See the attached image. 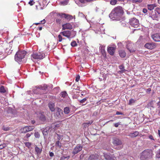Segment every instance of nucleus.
Listing matches in <instances>:
<instances>
[{
    "mask_svg": "<svg viewBox=\"0 0 160 160\" xmlns=\"http://www.w3.org/2000/svg\"><path fill=\"white\" fill-rule=\"evenodd\" d=\"M124 13L122 8L120 6L115 8L109 15V17L112 20H119Z\"/></svg>",
    "mask_w": 160,
    "mask_h": 160,
    "instance_id": "nucleus-1",
    "label": "nucleus"
},
{
    "mask_svg": "<svg viewBox=\"0 0 160 160\" xmlns=\"http://www.w3.org/2000/svg\"><path fill=\"white\" fill-rule=\"evenodd\" d=\"M152 152L150 149H146L143 151L140 154V159L141 160H149L152 157Z\"/></svg>",
    "mask_w": 160,
    "mask_h": 160,
    "instance_id": "nucleus-2",
    "label": "nucleus"
},
{
    "mask_svg": "<svg viewBox=\"0 0 160 160\" xmlns=\"http://www.w3.org/2000/svg\"><path fill=\"white\" fill-rule=\"evenodd\" d=\"M26 52L24 50L19 51L17 52L15 55V60L18 62H21L26 54Z\"/></svg>",
    "mask_w": 160,
    "mask_h": 160,
    "instance_id": "nucleus-3",
    "label": "nucleus"
},
{
    "mask_svg": "<svg viewBox=\"0 0 160 160\" xmlns=\"http://www.w3.org/2000/svg\"><path fill=\"white\" fill-rule=\"evenodd\" d=\"M112 143L116 147L115 148L117 150H120L123 147L122 141L118 138L113 139Z\"/></svg>",
    "mask_w": 160,
    "mask_h": 160,
    "instance_id": "nucleus-4",
    "label": "nucleus"
},
{
    "mask_svg": "<svg viewBox=\"0 0 160 160\" xmlns=\"http://www.w3.org/2000/svg\"><path fill=\"white\" fill-rule=\"evenodd\" d=\"M60 34H62L63 36L67 37L68 38H71L74 37L75 35V33L73 31L66 30L61 32Z\"/></svg>",
    "mask_w": 160,
    "mask_h": 160,
    "instance_id": "nucleus-5",
    "label": "nucleus"
},
{
    "mask_svg": "<svg viewBox=\"0 0 160 160\" xmlns=\"http://www.w3.org/2000/svg\"><path fill=\"white\" fill-rule=\"evenodd\" d=\"M130 24L134 28H137L139 25V21L135 18H133L129 20Z\"/></svg>",
    "mask_w": 160,
    "mask_h": 160,
    "instance_id": "nucleus-6",
    "label": "nucleus"
},
{
    "mask_svg": "<svg viewBox=\"0 0 160 160\" xmlns=\"http://www.w3.org/2000/svg\"><path fill=\"white\" fill-rule=\"evenodd\" d=\"M45 54L40 52H36L32 55V57L35 59H42L45 57Z\"/></svg>",
    "mask_w": 160,
    "mask_h": 160,
    "instance_id": "nucleus-7",
    "label": "nucleus"
},
{
    "mask_svg": "<svg viewBox=\"0 0 160 160\" xmlns=\"http://www.w3.org/2000/svg\"><path fill=\"white\" fill-rule=\"evenodd\" d=\"M34 128V126H26L22 128L20 130L22 133H26L27 132L32 131Z\"/></svg>",
    "mask_w": 160,
    "mask_h": 160,
    "instance_id": "nucleus-8",
    "label": "nucleus"
},
{
    "mask_svg": "<svg viewBox=\"0 0 160 160\" xmlns=\"http://www.w3.org/2000/svg\"><path fill=\"white\" fill-rule=\"evenodd\" d=\"M51 86H48L46 84H44L43 86H40L38 87V88L44 91L43 93H47L48 92V89H52V85H51Z\"/></svg>",
    "mask_w": 160,
    "mask_h": 160,
    "instance_id": "nucleus-9",
    "label": "nucleus"
},
{
    "mask_svg": "<svg viewBox=\"0 0 160 160\" xmlns=\"http://www.w3.org/2000/svg\"><path fill=\"white\" fill-rule=\"evenodd\" d=\"M82 148V146L80 144H78L73 149L72 154L75 155L77 154L79 152L81 151Z\"/></svg>",
    "mask_w": 160,
    "mask_h": 160,
    "instance_id": "nucleus-10",
    "label": "nucleus"
},
{
    "mask_svg": "<svg viewBox=\"0 0 160 160\" xmlns=\"http://www.w3.org/2000/svg\"><path fill=\"white\" fill-rule=\"evenodd\" d=\"M58 15L61 18H64L68 21H69L73 19L72 16L65 13H59Z\"/></svg>",
    "mask_w": 160,
    "mask_h": 160,
    "instance_id": "nucleus-11",
    "label": "nucleus"
},
{
    "mask_svg": "<svg viewBox=\"0 0 160 160\" xmlns=\"http://www.w3.org/2000/svg\"><path fill=\"white\" fill-rule=\"evenodd\" d=\"M144 47L148 49H152L156 47V44L153 42H148L146 43Z\"/></svg>",
    "mask_w": 160,
    "mask_h": 160,
    "instance_id": "nucleus-12",
    "label": "nucleus"
},
{
    "mask_svg": "<svg viewBox=\"0 0 160 160\" xmlns=\"http://www.w3.org/2000/svg\"><path fill=\"white\" fill-rule=\"evenodd\" d=\"M38 115V117L40 121L43 122H45L46 120V119L43 112H39Z\"/></svg>",
    "mask_w": 160,
    "mask_h": 160,
    "instance_id": "nucleus-13",
    "label": "nucleus"
},
{
    "mask_svg": "<svg viewBox=\"0 0 160 160\" xmlns=\"http://www.w3.org/2000/svg\"><path fill=\"white\" fill-rule=\"evenodd\" d=\"M116 47H108L107 49V51L108 53L112 56H113L114 54Z\"/></svg>",
    "mask_w": 160,
    "mask_h": 160,
    "instance_id": "nucleus-14",
    "label": "nucleus"
},
{
    "mask_svg": "<svg viewBox=\"0 0 160 160\" xmlns=\"http://www.w3.org/2000/svg\"><path fill=\"white\" fill-rule=\"evenodd\" d=\"M56 115L58 118H61L63 115L62 110L60 108H57L56 112Z\"/></svg>",
    "mask_w": 160,
    "mask_h": 160,
    "instance_id": "nucleus-15",
    "label": "nucleus"
},
{
    "mask_svg": "<svg viewBox=\"0 0 160 160\" xmlns=\"http://www.w3.org/2000/svg\"><path fill=\"white\" fill-rule=\"evenodd\" d=\"M62 29L64 30L66 29H72V25L69 23H66L62 25Z\"/></svg>",
    "mask_w": 160,
    "mask_h": 160,
    "instance_id": "nucleus-16",
    "label": "nucleus"
},
{
    "mask_svg": "<svg viewBox=\"0 0 160 160\" xmlns=\"http://www.w3.org/2000/svg\"><path fill=\"white\" fill-rule=\"evenodd\" d=\"M62 121H58L55 123H52L50 127L51 128H53L54 129H55L56 128H58L60 127V124Z\"/></svg>",
    "mask_w": 160,
    "mask_h": 160,
    "instance_id": "nucleus-17",
    "label": "nucleus"
},
{
    "mask_svg": "<svg viewBox=\"0 0 160 160\" xmlns=\"http://www.w3.org/2000/svg\"><path fill=\"white\" fill-rule=\"evenodd\" d=\"M42 148H39L37 146H36L35 148V151L36 152V154L38 156H39V155L42 152Z\"/></svg>",
    "mask_w": 160,
    "mask_h": 160,
    "instance_id": "nucleus-18",
    "label": "nucleus"
},
{
    "mask_svg": "<svg viewBox=\"0 0 160 160\" xmlns=\"http://www.w3.org/2000/svg\"><path fill=\"white\" fill-rule=\"evenodd\" d=\"M93 122V120H91L90 121H88L82 124V125L84 128H86L88 126L91 125Z\"/></svg>",
    "mask_w": 160,
    "mask_h": 160,
    "instance_id": "nucleus-19",
    "label": "nucleus"
},
{
    "mask_svg": "<svg viewBox=\"0 0 160 160\" xmlns=\"http://www.w3.org/2000/svg\"><path fill=\"white\" fill-rule=\"evenodd\" d=\"M118 52L119 56L121 58H123L126 57V53L124 50H120L118 51Z\"/></svg>",
    "mask_w": 160,
    "mask_h": 160,
    "instance_id": "nucleus-20",
    "label": "nucleus"
},
{
    "mask_svg": "<svg viewBox=\"0 0 160 160\" xmlns=\"http://www.w3.org/2000/svg\"><path fill=\"white\" fill-rule=\"evenodd\" d=\"M51 128L50 127L48 129H47L46 128L44 129L42 131V134L44 136V138H45V136H47L48 133V132L49 129Z\"/></svg>",
    "mask_w": 160,
    "mask_h": 160,
    "instance_id": "nucleus-21",
    "label": "nucleus"
},
{
    "mask_svg": "<svg viewBox=\"0 0 160 160\" xmlns=\"http://www.w3.org/2000/svg\"><path fill=\"white\" fill-rule=\"evenodd\" d=\"M48 107L50 110L52 112H53L55 110V104L53 102L49 103L48 104Z\"/></svg>",
    "mask_w": 160,
    "mask_h": 160,
    "instance_id": "nucleus-22",
    "label": "nucleus"
},
{
    "mask_svg": "<svg viewBox=\"0 0 160 160\" xmlns=\"http://www.w3.org/2000/svg\"><path fill=\"white\" fill-rule=\"evenodd\" d=\"M139 134V132L138 131H135L133 133H130L129 136L131 138H133L138 136Z\"/></svg>",
    "mask_w": 160,
    "mask_h": 160,
    "instance_id": "nucleus-23",
    "label": "nucleus"
},
{
    "mask_svg": "<svg viewBox=\"0 0 160 160\" xmlns=\"http://www.w3.org/2000/svg\"><path fill=\"white\" fill-rule=\"evenodd\" d=\"M159 33H156L152 36V37L153 40L155 42H157L158 37H159Z\"/></svg>",
    "mask_w": 160,
    "mask_h": 160,
    "instance_id": "nucleus-24",
    "label": "nucleus"
},
{
    "mask_svg": "<svg viewBox=\"0 0 160 160\" xmlns=\"http://www.w3.org/2000/svg\"><path fill=\"white\" fill-rule=\"evenodd\" d=\"M156 7V6L154 4L148 5V9L150 11H151L154 9V7Z\"/></svg>",
    "mask_w": 160,
    "mask_h": 160,
    "instance_id": "nucleus-25",
    "label": "nucleus"
},
{
    "mask_svg": "<svg viewBox=\"0 0 160 160\" xmlns=\"http://www.w3.org/2000/svg\"><path fill=\"white\" fill-rule=\"evenodd\" d=\"M70 110L69 108L68 107H66L64 108V112L65 114H68L70 112Z\"/></svg>",
    "mask_w": 160,
    "mask_h": 160,
    "instance_id": "nucleus-26",
    "label": "nucleus"
},
{
    "mask_svg": "<svg viewBox=\"0 0 160 160\" xmlns=\"http://www.w3.org/2000/svg\"><path fill=\"white\" fill-rule=\"evenodd\" d=\"M97 156L96 155H95L94 154H92L88 158L89 160H94L96 158Z\"/></svg>",
    "mask_w": 160,
    "mask_h": 160,
    "instance_id": "nucleus-27",
    "label": "nucleus"
},
{
    "mask_svg": "<svg viewBox=\"0 0 160 160\" xmlns=\"http://www.w3.org/2000/svg\"><path fill=\"white\" fill-rule=\"evenodd\" d=\"M11 128L5 126H3L2 127V130L4 131H7L9 130Z\"/></svg>",
    "mask_w": 160,
    "mask_h": 160,
    "instance_id": "nucleus-28",
    "label": "nucleus"
},
{
    "mask_svg": "<svg viewBox=\"0 0 160 160\" xmlns=\"http://www.w3.org/2000/svg\"><path fill=\"white\" fill-rule=\"evenodd\" d=\"M79 1L82 3L90 2L93 1V0H79Z\"/></svg>",
    "mask_w": 160,
    "mask_h": 160,
    "instance_id": "nucleus-29",
    "label": "nucleus"
},
{
    "mask_svg": "<svg viewBox=\"0 0 160 160\" xmlns=\"http://www.w3.org/2000/svg\"><path fill=\"white\" fill-rule=\"evenodd\" d=\"M67 95L68 94L66 91L62 92L60 93V96L63 98H65Z\"/></svg>",
    "mask_w": 160,
    "mask_h": 160,
    "instance_id": "nucleus-30",
    "label": "nucleus"
},
{
    "mask_svg": "<svg viewBox=\"0 0 160 160\" xmlns=\"http://www.w3.org/2000/svg\"><path fill=\"white\" fill-rule=\"evenodd\" d=\"M119 68L120 70H122L120 72L121 73L124 72L126 71V70L124 69V67L123 65H122L119 66Z\"/></svg>",
    "mask_w": 160,
    "mask_h": 160,
    "instance_id": "nucleus-31",
    "label": "nucleus"
},
{
    "mask_svg": "<svg viewBox=\"0 0 160 160\" xmlns=\"http://www.w3.org/2000/svg\"><path fill=\"white\" fill-rule=\"evenodd\" d=\"M70 158V156H63L61 157L60 160H68Z\"/></svg>",
    "mask_w": 160,
    "mask_h": 160,
    "instance_id": "nucleus-32",
    "label": "nucleus"
},
{
    "mask_svg": "<svg viewBox=\"0 0 160 160\" xmlns=\"http://www.w3.org/2000/svg\"><path fill=\"white\" fill-rule=\"evenodd\" d=\"M132 43H129L127 44L126 45V48L128 50L132 48Z\"/></svg>",
    "mask_w": 160,
    "mask_h": 160,
    "instance_id": "nucleus-33",
    "label": "nucleus"
},
{
    "mask_svg": "<svg viewBox=\"0 0 160 160\" xmlns=\"http://www.w3.org/2000/svg\"><path fill=\"white\" fill-rule=\"evenodd\" d=\"M154 102V101L153 100H151V101L148 104V105L149 107L153 108V102Z\"/></svg>",
    "mask_w": 160,
    "mask_h": 160,
    "instance_id": "nucleus-34",
    "label": "nucleus"
},
{
    "mask_svg": "<svg viewBox=\"0 0 160 160\" xmlns=\"http://www.w3.org/2000/svg\"><path fill=\"white\" fill-rule=\"evenodd\" d=\"M71 45L72 47H74L77 46L78 45V44L75 41H73L72 42H71Z\"/></svg>",
    "mask_w": 160,
    "mask_h": 160,
    "instance_id": "nucleus-35",
    "label": "nucleus"
},
{
    "mask_svg": "<svg viewBox=\"0 0 160 160\" xmlns=\"http://www.w3.org/2000/svg\"><path fill=\"white\" fill-rule=\"evenodd\" d=\"M104 154V157L107 160H108L111 157L107 153H103Z\"/></svg>",
    "mask_w": 160,
    "mask_h": 160,
    "instance_id": "nucleus-36",
    "label": "nucleus"
},
{
    "mask_svg": "<svg viewBox=\"0 0 160 160\" xmlns=\"http://www.w3.org/2000/svg\"><path fill=\"white\" fill-rule=\"evenodd\" d=\"M6 91V90L4 89L3 86H2L0 87V92L4 93Z\"/></svg>",
    "mask_w": 160,
    "mask_h": 160,
    "instance_id": "nucleus-37",
    "label": "nucleus"
},
{
    "mask_svg": "<svg viewBox=\"0 0 160 160\" xmlns=\"http://www.w3.org/2000/svg\"><path fill=\"white\" fill-rule=\"evenodd\" d=\"M143 0H132L133 3H141L142 2Z\"/></svg>",
    "mask_w": 160,
    "mask_h": 160,
    "instance_id": "nucleus-38",
    "label": "nucleus"
},
{
    "mask_svg": "<svg viewBox=\"0 0 160 160\" xmlns=\"http://www.w3.org/2000/svg\"><path fill=\"white\" fill-rule=\"evenodd\" d=\"M45 22H46V21L44 19L43 20L41 21H40V22L36 23H34L33 24L37 25L39 24H41V23H42V24H44L45 23Z\"/></svg>",
    "mask_w": 160,
    "mask_h": 160,
    "instance_id": "nucleus-39",
    "label": "nucleus"
},
{
    "mask_svg": "<svg viewBox=\"0 0 160 160\" xmlns=\"http://www.w3.org/2000/svg\"><path fill=\"white\" fill-rule=\"evenodd\" d=\"M156 157L158 158H160V149L157 151Z\"/></svg>",
    "mask_w": 160,
    "mask_h": 160,
    "instance_id": "nucleus-40",
    "label": "nucleus"
},
{
    "mask_svg": "<svg viewBox=\"0 0 160 160\" xmlns=\"http://www.w3.org/2000/svg\"><path fill=\"white\" fill-rule=\"evenodd\" d=\"M117 0H111L110 4L112 5H115L117 3Z\"/></svg>",
    "mask_w": 160,
    "mask_h": 160,
    "instance_id": "nucleus-41",
    "label": "nucleus"
},
{
    "mask_svg": "<svg viewBox=\"0 0 160 160\" xmlns=\"http://www.w3.org/2000/svg\"><path fill=\"white\" fill-rule=\"evenodd\" d=\"M25 145L26 147L29 148L31 146V143L28 142H26L25 143Z\"/></svg>",
    "mask_w": 160,
    "mask_h": 160,
    "instance_id": "nucleus-42",
    "label": "nucleus"
},
{
    "mask_svg": "<svg viewBox=\"0 0 160 160\" xmlns=\"http://www.w3.org/2000/svg\"><path fill=\"white\" fill-rule=\"evenodd\" d=\"M87 98H84L82 100H78V101H79L80 102L82 103H83L85 102L87 100Z\"/></svg>",
    "mask_w": 160,
    "mask_h": 160,
    "instance_id": "nucleus-43",
    "label": "nucleus"
},
{
    "mask_svg": "<svg viewBox=\"0 0 160 160\" xmlns=\"http://www.w3.org/2000/svg\"><path fill=\"white\" fill-rule=\"evenodd\" d=\"M135 101L134 99L132 98H131L129 100L128 104L129 105H131L132 103L135 102Z\"/></svg>",
    "mask_w": 160,
    "mask_h": 160,
    "instance_id": "nucleus-44",
    "label": "nucleus"
},
{
    "mask_svg": "<svg viewBox=\"0 0 160 160\" xmlns=\"http://www.w3.org/2000/svg\"><path fill=\"white\" fill-rule=\"evenodd\" d=\"M155 12L157 13L158 14L160 15V8H157L155 10Z\"/></svg>",
    "mask_w": 160,
    "mask_h": 160,
    "instance_id": "nucleus-45",
    "label": "nucleus"
},
{
    "mask_svg": "<svg viewBox=\"0 0 160 160\" xmlns=\"http://www.w3.org/2000/svg\"><path fill=\"white\" fill-rule=\"evenodd\" d=\"M101 52L102 54L104 56V54H105V50L103 49L102 47L101 48Z\"/></svg>",
    "mask_w": 160,
    "mask_h": 160,
    "instance_id": "nucleus-46",
    "label": "nucleus"
},
{
    "mask_svg": "<svg viewBox=\"0 0 160 160\" xmlns=\"http://www.w3.org/2000/svg\"><path fill=\"white\" fill-rule=\"evenodd\" d=\"M34 136L36 138H39L40 137V135L38 132H36L34 133Z\"/></svg>",
    "mask_w": 160,
    "mask_h": 160,
    "instance_id": "nucleus-47",
    "label": "nucleus"
},
{
    "mask_svg": "<svg viewBox=\"0 0 160 160\" xmlns=\"http://www.w3.org/2000/svg\"><path fill=\"white\" fill-rule=\"evenodd\" d=\"M143 40V38L142 36H140L138 39V40L137 42L138 43H140L141 41H142Z\"/></svg>",
    "mask_w": 160,
    "mask_h": 160,
    "instance_id": "nucleus-48",
    "label": "nucleus"
},
{
    "mask_svg": "<svg viewBox=\"0 0 160 160\" xmlns=\"http://www.w3.org/2000/svg\"><path fill=\"white\" fill-rule=\"evenodd\" d=\"M56 144L57 147H59L60 148L61 147V146L60 144V142L59 140L56 142Z\"/></svg>",
    "mask_w": 160,
    "mask_h": 160,
    "instance_id": "nucleus-49",
    "label": "nucleus"
},
{
    "mask_svg": "<svg viewBox=\"0 0 160 160\" xmlns=\"http://www.w3.org/2000/svg\"><path fill=\"white\" fill-rule=\"evenodd\" d=\"M76 86H75V85H73L72 86V88H73V90H72V91L74 92V90H79V89H78L79 87L78 86H77V88H76Z\"/></svg>",
    "mask_w": 160,
    "mask_h": 160,
    "instance_id": "nucleus-50",
    "label": "nucleus"
},
{
    "mask_svg": "<svg viewBox=\"0 0 160 160\" xmlns=\"http://www.w3.org/2000/svg\"><path fill=\"white\" fill-rule=\"evenodd\" d=\"M58 41L59 42H61L62 40V38L61 35L59 34L58 35Z\"/></svg>",
    "mask_w": 160,
    "mask_h": 160,
    "instance_id": "nucleus-51",
    "label": "nucleus"
},
{
    "mask_svg": "<svg viewBox=\"0 0 160 160\" xmlns=\"http://www.w3.org/2000/svg\"><path fill=\"white\" fill-rule=\"evenodd\" d=\"M148 137L151 140H152L154 141H155V139H154L153 136L152 135H149L148 136ZM155 140H156V139Z\"/></svg>",
    "mask_w": 160,
    "mask_h": 160,
    "instance_id": "nucleus-52",
    "label": "nucleus"
},
{
    "mask_svg": "<svg viewBox=\"0 0 160 160\" xmlns=\"http://www.w3.org/2000/svg\"><path fill=\"white\" fill-rule=\"evenodd\" d=\"M6 147V145L5 144H3L0 145V149L1 150L3 148H5Z\"/></svg>",
    "mask_w": 160,
    "mask_h": 160,
    "instance_id": "nucleus-53",
    "label": "nucleus"
},
{
    "mask_svg": "<svg viewBox=\"0 0 160 160\" xmlns=\"http://www.w3.org/2000/svg\"><path fill=\"white\" fill-rule=\"evenodd\" d=\"M31 134H32V133H31V134H30L29 133H27L25 136V138H28L31 136Z\"/></svg>",
    "mask_w": 160,
    "mask_h": 160,
    "instance_id": "nucleus-54",
    "label": "nucleus"
},
{
    "mask_svg": "<svg viewBox=\"0 0 160 160\" xmlns=\"http://www.w3.org/2000/svg\"><path fill=\"white\" fill-rule=\"evenodd\" d=\"M58 136V140H60L62 137V135L61 134H57Z\"/></svg>",
    "mask_w": 160,
    "mask_h": 160,
    "instance_id": "nucleus-55",
    "label": "nucleus"
},
{
    "mask_svg": "<svg viewBox=\"0 0 160 160\" xmlns=\"http://www.w3.org/2000/svg\"><path fill=\"white\" fill-rule=\"evenodd\" d=\"M80 78V76L78 75H77L76 77L75 80L76 82H78Z\"/></svg>",
    "mask_w": 160,
    "mask_h": 160,
    "instance_id": "nucleus-56",
    "label": "nucleus"
},
{
    "mask_svg": "<svg viewBox=\"0 0 160 160\" xmlns=\"http://www.w3.org/2000/svg\"><path fill=\"white\" fill-rule=\"evenodd\" d=\"M128 50L130 52V53L134 52L135 51V50H134L132 48H130V49H128Z\"/></svg>",
    "mask_w": 160,
    "mask_h": 160,
    "instance_id": "nucleus-57",
    "label": "nucleus"
},
{
    "mask_svg": "<svg viewBox=\"0 0 160 160\" xmlns=\"http://www.w3.org/2000/svg\"><path fill=\"white\" fill-rule=\"evenodd\" d=\"M34 3L35 2L33 0L30 1L28 2V4L31 6L32 5L34 4Z\"/></svg>",
    "mask_w": 160,
    "mask_h": 160,
    "instance_id": "nucleus-58",
    "label": "nucleus"
},
{
    "mask_svg": "<svg viewBox=\"0 0 160 160\" xmlns=\"http://www.w3.org/2000/svg\"><path fill=\"white\" fill-rule=\"evenodd\" d=\"M120 124V122H118L114 124V126L116 128L118 127L119 125Z\"/></svg>",
    "mask_w": 160,
    "mask_h": 160,
    "instance_id": "nucleus-59",
    "label": "nucleus"
},
{
    "mask_svg": "<svg viewBox=\"0 0 160 160\" xmlns=\"http://www.w3.org/2000/svg\"><path fill=\"white\" fill-rule=\"evenodd\" d=\"M61 20L60 19L57 18L56 19V21L58 23L60 24L61 23Z\"/></svg>",
    "mask_w": 160,
    "mask_h": 160,
    "instance_id": "nucleus-60",
    "label": "nucleus"
},
{
    "mask_svg": "<svg viewBox=\"0 0 160 160\" xmlns=\"http://www.w3.org/2000/svg\"><path fill=\"white\" fill-rule=\"evenodd\" d=\"M49 155L50 157H52L54 156V154L52 152H50L49 153Z\"/></svg>",
    "mask_w": 160,
    "mask_h": 160,
    "instance_id": "nucleus-61",
    "label": "nucleus"
},
{
    "mask_svg": "<svg viewBox=\"0 0 160 160\" xmlns=\"http://www.w3.org/2000/svg\"><path fill=\"white\" fill-rule=\"evenodd\" d=\"M116 115H123V113L122 112H118V111H117L116 112Z\"/></svg>",
    "mask_w": 160,
    "mask_h": 160,
    "instance_id": "nucleus-62",
    "label": "nucleus"
},
{
    "mask_svg": "<svg viewBox=\"0 0 160 160\" xmlns=\"http://www.w3.org/2000/svg\"><path fill=\"white\" fill-rule=\"evenodd\" d=\"M143 12L144 13H146L147 12V10L146 8H143Z\"/></svg>",
    "mask_w": 160,
    "mask_h": 160,
    "instance_id": "nucleus-63",
    "label": "nucleus"
},
{
    "mask_svg": "<svg viewBox=\"0 0 160 160\" xmlns=\"http://www.w3.org/2000/svg\"><path fill=\"white\" fill-rule=\"evenodd\" d=\"M159 37H158V39L157 42H160V34H159Z\"/></svg>",
    "mask_w": 160,
    "mask_h": 160,
    "instance_id": "nucleus-64",
    "label": "nucleus"
}]
</instances>
